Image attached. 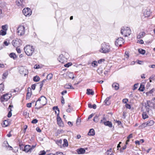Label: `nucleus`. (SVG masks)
<instances>
[{
    "mask_svg": "<svg viewBox=\"0 0 155 155\" xmlns=\"http://www.w3.org/2000/svg\"><path fill=\"white\" fill-rule=\"evenodd\" d=\"M12 44L14 47H19L22 45V41L20 39H16L13 40Z\"/></svg>",
    "mask_w": 155,
    "mask_h": 155,
    "instance_id": "obj_9",
    "label": "nucleus"
},
{
    "mask_svg": "<svg viewBox=\"0 0 155 155\" xmlns=\"http://www.w3.org/2000/svg\"><path fill=\"white\" fill-rule=\"evenodd\" d=\"M25 28L23 25H20L17 28V33L18 35L21 36L25 33Z\"/></svg>",
    "mask_w": 155,
    "mask_h": 155,
    "instance_id": "obj_8",
    "label": "nucleus"
},
{
    "mask_svg": "<svg viewBox=\"0 0 155 155\" xmlns=\"http://www.w3.org/2000/svg\"><path fill=\"white\" fill-rule=\"evenodd\" d=\"M149 67L150 68H155V65L153 64V65H150L149 66Z\"/></svg>",
    "mask_w": 155,
    "mask_h": 155,
    "instance_id": "obj_64",
    "label": "nucleus"
},
{
    "mask_svg": "<svg viewBox=\"0 0 155 155\" xmlns=\"http://www.w3.org/2000/svg\"><path fill=\"white\" fill-rule=\"evenodd\" d=\"M26 70L23 67H21L19 68V72L21 74H24L25 76L26 74L24 72Z\"/></svg>",
    "mask_w": 155,
    "mask_h": 155,
    "instance_id": "obj_17",
    "label": "nucleus"
},
{
    "mask_svg": "<svg viewBox=\"0 0 155 155\" xmlns=\"http://www.w3.org/2000/svg\"><path fill=\"white\" fill-rule=\"evenodd\" d=\"M125 54L126 58H128L129 57V54L127 52H125Z\"/></svg>",
    "mask_w": 155,
    "mask_h": 155,
    "instance_id": "obj_51",
    "label": "nucleus"
},
{
    "mask_svg": "<svg viewBox=\"0 0 155 155\" xmlns=\"http://www.w3.org/2000/svg\"><path fill=\"white\" fill-rule=\"evenodd\" d=\"M9 144L7 141H5L2 144V147L5 148L6 149H7L8 147V146Z\"/></svg>",
    "mask_w": 155,
    "mask_h": 155,
    "instance_id": "obj_26",
    "label": "nucleus"
},
{
    "mask_svg": "<svg viewBox=\"0 0 155 155\" xmlns=\"http://www.w3.org/2000/svg\"><path fill=\"white\" fill-rule=\"evenodd\" d=\"M68 142L67 140L64 139V143L63 145L64 147L67 146H68Z\"/></svg>",
    "mask_w": 155,
    "mask_h": 155,
    "instance_id": "obj_34",
    "label": "nucleus"
},
{
    "mask_svg": "<svg viewBox=\"0 0 155 155\" xmlns=\"http://www.w3.org/2000/svg\"><path fill=\"white\" fill-rule=\"evenodd\" d=\"M138 90L141 91H143L144 90V85H141Z\"/></svg>",
    "mask_w": 155,
    "mask_h": 155,
    "instance_id": "obj_36",
    "label": "nucleus"
},
{
    "mask_svg": "<svg viewBox=\"0 0 155 155\" xmlns=\"http://www.w3.org/2000/svg\"><path fill=\"white\" fill-rule=\"evenodd\" d=\"M125 106L126 107V108L127 109H130L131 108L130 105L129 104H126L125 105Z\"/></svg>",
    "mask_w": 155,
    "mask_h": 155,
    "instance_id": "obj_43",
    "label": "nucleus"
},
{
    "mask_svg": "<svg viewBox=\"0 0 155 155\" xmlns=\"http://www.w3.org/2000/svg\"><path fill=\"white\" fill-rule=\"evenodd\" d=\"M111 96L107 97L104 101L105 104L107 105H109L110 104V101L109 100L111 98Z\"/></svg>",
    "mask_w": 155,
    "mask_h": 155,
    "instance_id": "obj_16",
    "label": "nucleus"
},
{
    "mask_svg": "<svg viewBox=\"0 0 155 155\" xmlns=\"http://www.w3.org/2000/svg\"><path fill=\"white\" fill-rule=\"evenodd\" d=\"M85 152V150L82 148H81L80 149H78L77 150V153L78 154H82L84 153Z\"/></svg>",
    "mask_w": 155,
    "mask_h": 155,
    "instance_id": "obj_20",
    "label": "nucleus"
},
{
    "mask_svg": "<svg viewBox=\"0 0 155 155\" xmlns=\"http://www.w3.org/2000/svg\"><path fill=\"white\" fill-rule=\"evenodd\" d=\"M138 42L140 44H143V41L142 40H138Z\"/></svg>",
    "mask_w": 155,
    "mask_h": 155,
    "instance_id": "obj_62",
    "label": "nucleus"
},
{
    "mask_svg": "<svg viewBox=\"0 0 155 155\" xmlns=\"http://www.w3.org/2000/svg\"><path fill=\"white\" fill-rule=\"evenodd\" d=\"M53 77V74H50L48 75L47 76V79L48 80H51Z\"/></svg>",
    "mask_w": 155,
    "mask_h": 155,
    "instance_id": "obj_32",
    "label": "nucleus"
},
{
    "mask_svg": "<svg viewBox=\"0 0 155 155\" xmlns=\"http://www.w3.org/2000/svg\"><path fill=\"white\" fill-rule=\"evenodd\" d=\"M112 149L111 148H110L109 150H107L105 153L106 155H109V152L111 153L112 152Z\"/></svg>",
    "mask_w": 155,
    "mask_h": 155,
    "instance_id": "obj_39",
    "label": "nucleus"
},
{
    "mask_svg": "<svg viewBox=\"0 0 155 155\" xmlns=\"http://www.w3.org/2000/svg\"><path fill=\"white\" fill-rule=\"evenodd\" d=\"M2 30L6 31L7 30V26L6 25H2Z\"/></svg>",
    "mask_w": 155,
    "mask_h": 155,
    "instance_id": "obj_46",
    "label": "nucleus"
},
{
    "mask_svg": "<svg viewBox=\"0 0 155 155\" xmlns=\"http://www.w3.org/2000/svg\"><path fill=\"white\" fill-rule=\"evenodd\" d=\"M12 110H11L10 111H9L8 112V117H11L12 114L11 112Z\"/></svg>",
    "mask_w": 155,
    "mask_h": 155,
    "instance_id": "obj_54",
    "label": "nucleus"
},
{
    "mask_svg": "<svg viewBox=\"0 0 155 155\" xmlns=\"http://www.w3.org/2000/svg\"><path fill=\"white\" fill-rule=\"evenodd\" d=\"M32 103H29L27 104L26 106L27 107L30 108L31 107Z\"/></svg>",
    "mask_w": 155,
    "mask_h": 155,
    "instance_id": "obj_55",
    "label": "nucleus"
},
{
    "mask_svg": "<svg viewBox=\"0 0 155 155\" xmlns=\"http://www.w3.org/2000/svg\"><path fill=\"white\" fill-rule=\"evenodd\" d=\"M148 116L145 113H143L142 114V117L143 119H145L148 118Z\"/></svg>",
    "mask_w": 155,
    "mask_h": 155,
    "instance_id": "obj_38",
    "label": "nucleus"
},
{
    "mask_svg": "<svg viewBox=\"0 0 155 155\" xmlns=\"http://www.w3.org/2000/svg\"><path fill=\"white\" fill-rule=\"evenodd\" d=\"M13 149V148L11 146H10L8 145V147L7 149L9 150H11Z\"/></svg>",
    "mask_w": 155,
    "mask_h": 155,
    "instance_id": "obj_61",
    "label": "nucleus"
},
{
    "mask_svg": "<svg viewBox=\"0 0 155 155\" xmlns=\"http://www.w3.org/2000/svg\"><path fill=\"white\" fill-rule=\"evenodd\" d=\"M154 91V89H152V90H151L149 92H147V93H146L147 95H148L149 94H152V93Z\"/></svg>",
    "mask_w": 155,
    "mask_h": 155,
    "instance_id": "obj_49",
    "label": "nucleus"
},
{
    "mask_svg": "<svg viewBox=\"0 0 155 155\" xmlns=\"http://www.w3.org/2000/svg\"><path fill=\"white\" fill-rule=\"evenodd\" d=\"M47 103V100L46 98L44 96H41L36 101L35 106L37 105L38 107H36L35 108L39 109L43 106L45 105Z\"/></svg>",
    "mask_w": 155,
    "mask_h": 155,
    "instance_id": "obj_1",
    "label": "nucleus"
},
{
    "mask_svg": "<svg viewBox=\"0 0 155 155\" xmlns=\"http://www.w3.org/2000/svg\"><path fill=\"white\" fill-rule=\"evenodd\" d=\"M11 94L7 93L2 96L0 98L2 102H4L7 101L11 97Z\"/></svg>",
    "mask_w": 155,
    "mask_h": 155,
    "instance_id": "obj_7",
    "label": "nucleus"
},
{
    "mask_svg": "<svg viewBox=\"0 0 155 155\" xmlns=\"http://www.w3.org/2000/svg\"><path fill=\"white\" fill-rule=\"evenodd\" d=\"M36 145H26L25 146L24 148L23 151H24L26 153H31L34 150V149L36 147Z\"/></svg>",
    "mask_w": 155,
    "mask_h": 155,
    "instance_id": "obj_6",
    "label": "nucleus"
},
{
    "mask_svg": "<svg viewBox=\"0 0 155 155\" xmlns=\"http://www.w3.org/2000/svg\"><path fill=\"white\" fill-rule=\"evenodd\" d=\"M8 74V71H7L3 74L2 78L4 79L6 78Z\"/></svg>",
    "mask_w": 155,
    "mask_h": 155,
    "instance_id": "obj_27",
    "label": "nucleus"
},
{
    "mask_svg": "<svg viewBox=\"0 0 155 155\" xmlns=\"http://www.w3.org/2000/svg\"><path fill=\"white\" fill-rule=\"evenodd\" d=\"M57 123L58 125L60 126H63L64 124L62 121L61 118L59 116L58 114L57 117Z\"/></svg>",
    "mask_w": 155,
    "mask_h": 155,
    "instance_id": "obj_13",
    "label": "nucleus"
},
{
    "mask_svg": "<svg viewBox=\"0 0 155 155\" xmlns=\"http://www.w3.org/2000/svg\"><path fill=\"white\" fill-rule=\"evenodd\" d=\"M138 52L140 54H144L145 53V51L144 50L140 48L138 49Z\"/></svg>",
    "mask_w": 155,
    "mask_h": 155,
    "instance_id": "obj_29",
    "label": "nucleus"
},
{
    "mask_svg": "<svg viewBox=\"0 0 155 155\" xmlns=\"http://www.w3.org/2000/svg\"><path fill=\"white\" fill-rule=\"evenodd\" d=\"M4 43L5 46H7L8 45L9 43L7 41H5Z\"/></svg>",
    "mask_w": 155,
    "mask_h": 155,
    "instance_id": "obj_63",
    "label": "nucleus"
},
{
    "mask_svg": "<svg viewBox=\"0 0 155 155\" xmlns=\"http://www.w3.org/2000/svg\"><path fill=\"white\" fill-rule=\"evenodd\" d=\"M64 87L66 89H74V88L70 84H66L64 86Z\"/></svg>",
    "mask_w": 155,
    "mask_h": 155,
    "instance_id": "obj_21",
    "label": "nucleus"
},
{
    "mask_svg": "<svg viewBox=\"0 0 155 155\" xmlns=\"http://www.w3.org/2000/svg\"><path fill=\"white\" fill-rule=\"evenodd\" d=\"M133 137V134H130L127 137V139H130L131 138H132Z\"/></svg>",
    "mask_w": 155,
    "mask_h": 155,
    "instance_id": "obj_58",
    "label": "nucleus"
},
{
    "mask_svg": "<svg viewBox=\"0 0 155 155\" xmlns=\"http://www.w3.org/2000/svg\"><path fill=\"white\" fill-rule=\"evenodd\" d=\"M54 155H64V154L62 152H57L54 154Z\"/></svg>",
    "mask_w": 155,
    "mask_h": 155,
    "instance_id": "obj_40",
    "label": "nucleus"
},
{
    "mask_svg": "<svg viewBox=\"0 0 155 155\" xmlns=\"http://www.w3.org/2000/svg\"><path fill=\"white\" fill-rule=\"evenodd\" d=\"M31 92H28L27 93V95H26V99H29L31 96Z\"/></svg>",
    "mask_w": 155,
    "mask_h": 155,
    "instance_id": "obj_35",
    "label": "nucleus"
},
{
    "mask_svg": "<svg viewBox=\"0 0 155 155\" xmlns=\"http://www.w3.org/2000/svg\"><path fill=\"white\" fill-rule=\"evenodd\" d=\"M36 130L38 132H41V130L38 127H36Z\"/></svg>",
    "mask_w": 155,
    "mask_h": 155,
    "instance_id": "obj_59",
    "label": "nucleus"
},
{
    "mask_svg": "<svg viewBox=\"0 0 155 155\" xmlns=\"http://www.w3.org/2000/svg\"><path fill=\"white\" fill-rule=\"evenodd\" d=\"M106 120V118L104 117L103 119L101 120V122L103 123L105 126H107L110 127H112V123L109 121H105Z\"/></svg>",
    "mask_w": 155,
    "mask_h": 155,
    "instance_id": "obj_11",
    "label": "nucleus"
},
{
    "mask_svg": "<svg viewBox=\"0 0 155 155\" xmlns=\"http://www.w3.org/2000/svg\"><path fill=\"white\" fill-rule=\"evenodd\" d=\"M72 65V63L71 62L65 64L64 65V66L65 67L68 68L70 66Z\"/></svg>",
    "mask_w": 155,
    "mask_h": 155,
    "instance_id": "obj_37",
    "label": "nucleus"
},
{
    "mask_svg": "<svg viewBox=\"0 0 155 155\" xmlns=\"http://www.w3.org/2000/svg\"><path fill=\"white\" fill-rule=\"evenodd\" d=\"M38 122V120L36 119H34L31 121V123L32 124H36Z\"/></svg>",
    "mask_w": 155,
    "mask_h": 155,
    "instance_id": "obj_48",
    "label": "nucleus"
},
{
    "mask_svg": "<svg viewBox=\"0 0 155 155\" xmlns=\"http://www.w3.org/2000/svg\"><path fill=\"white\" fill-rule=\"evenodd\" d=\"M92 65L94 67H95L96 66H97V62L96 61H94L92 63Z\"/></svg>",
    "mask_w": 155,
    "mask_h": 155,
    "instance_id": "obj_47",
    "label": "nucleus"
},
{
    "mask_svg": "<svg viewBox=\"0 0 155 155\" xmlns=\"http://www.w3.org/2000/svg\"><path fill=\"white\" fill-rule=\"evenodd\" d=\"M22 12L25 16H30L32 12L30 8H26L23 9Z\"/></svg>",
    "mask_w": 155,
    "mask_h": 155,
    "instance_id": "obj_10",
    "label": "nucleus"
},
{
    "mask_svg": "<svg viewBox=\"0 0 155 155\" xmlns=\"http://www.w3.org/2000/svg\"><path fill=\"white\" fill-rule=\"evenodd\" d=\"M69 56V55L68 53L64 52V54L60 55L58 58V60L59 62L64 63L67 61Z\"/></svg>",
    "mask_w": 155,
    "mask_h": 155,
    "instance_id": "obj_4",
    "label": "nucleus"
},
{
    "mask_svg": "<svg viewBox=\"0 0 155 155\" xmlns=\"http://www.w3.org/2000/svg\"><path fill=\"white\" fill-rule=\"evenodd\" d=\"M53 109L54 110H57L58 112V113H59V110L57 106H55V107H53Z\"/></svg>",
    "mask_w": 155,
    "mask_h": 155,
    "instance_id": "obj_52",
    "label": "nucleus"
},
{
    "mask_svg": "<svg viewBox=\"0 0 155 155\" xmlns=\"http://www.w3.org/2000/svg\"><path fill=\"white\" fill-rule=\"evenodd\" d=\"M33 81L35 82H38L40 80V78L38 76L34 77L33 78Z\"/></svg>",
    "mask_w": 155,
    "mask_h": 155,
    "instance_id": "obj_28",
    "label": "nucleus"
},
{
    "mask_svg": "<svg viewBox=\"0 0 155 155\" xmlns=\"http://www.w3.org/2000/svg\"><path fill=\"white\" fill-rule=\"evenodd\" d=\"M110 46L109 43L104 42L101 44L99 51L103 53H108L110 51Z\"/></svg>",
    "mask_w": 155,
    "mask_h": 155,
    "instance_id": "obj_2",
    "label": "nucleus"
},
{
    "mask_svg": "<svg viewBox=\"0 0 155 155\" xmlns=\"http://www.w3.org/2000/svg\"><path fill=\"white\" fill-rule=\"evenodd\" d=\"M86 94L88 95H93L94 94V91L92 89H87Z\"/></svg>",
    "mask_w": 155,
    "mask_h": 155,
    "instance_id": "obj_23",
    "label": "nucleus"
},
{
    "mask_svg": "<svg viewBox=\"0 0 155 155\" xmlns=\"http://www.w3.org/2000/svg\"><path fill=\"white\" fill-rule=\"evenodd\" d=\"M61 103L62 104H64L65 103L64 102V99L63 97L62 96L61 97Z\"/></svg>",
    "mask_w": 155,
    "mask_h": 155,
    "instance_id": "obj_57",
    "label": "nucleus"
},
{
    "mask_svg": "<svg viewBox=\"0 0 155 155\" xmlns=\"http://www.w3.org/2000/svg\"><path fill=\"white\" fill-rule=\"evenodd\" d=\"M24 49L25 53L28 56H31L35 50V48L32 46L27 45L25 47Z\"/></svg>",
    "mask_w": 155,
    "mask_h": 155,
    "instance_id": "obj_3",
    "label": "nucleus"
},
{
    "mask_svg": "<svg viewBox=\"0 0 155 155\" xmlns=\"http://www.w3.org/2000/svg\"><path fill=\"white\" fill-rule=\"evenodd\" d=\"M23 0H20V1H17L16 2V4L18 6L22 7L23 5H24L23 2Z\"/></svg>",
    "mask_w": 155,
    "mask_h": 155,
    "instance_id": "obj_19",
    "label": "nucleus"
},
{
    "mask_svg": "<svg viewBox=\"0 0 155 155\" xmlns=\"http://www.w3.org/2000/svg\"><path fill=\"white\" fill-rule=\"evenodd\" d=\"M154 123V122L153 120H150L147 122V125L148 126H151L153 125Z\"/></svg>",
    "mask_w": 155,
    "mask_h": 155,
    "instance_id": "obj_24",
    "label": "nucleus"
},
{
    "mask_svg": "<svg viewBox=\"0 0 155 155\" xmlns=\"http://www.w3.org/2000/svg\"><path fill=\"white\" fill-rule=\"evenodd\" d=\"M3 125H5V127H7L8 125V122L7 121L5 120L3 122Z\"/></svg>",
    "mask_w": 155,
    "mask_h": 155,
    "instance_id": "obj_45",
    "label": "nucleus"
},
{
    "mask_svg": "<svg viewBox=\"0 0 155 155\" xmlns=\"http://www.w3.org/2000/svg\"><path fill=\"white\" fill-rule=\"evenodd\" d=\"M128 101V99L127 98L124 99L122 100L123 103L125 104H127V103Z\"/></svg>",
    "mask_w": 155,
    "mask_h": 155,
    "instance_id": "obj_50",
    "label": "nucleus"
},
{
    "mask_svg": "<svg viewBox=\"0 0 155 155\" xmlns=\"http://www.w3.org/2000/svg\"><path fill=\"white\" fill-rule=\"evenodd\" d=\"M4 85L2 84H0V93L2 92L4 90Z\"/></svg>",
    "mask_w": 155,
    "mask_h": 155,
    "instance_id": "obj_31",
    "label": "nucleus"
},
{
    "mask_svg": "<svg viewBox=\"0 0 155 155\" xmlns=\"http://www.w3.org/2000/svg\"><path fill=\"white\" fill-rule=\"evenodd\" d=\"M81 122V119L80 118H78L77 119L76 121V125L77 126H78L80 124V123Z\"/></svg>",
    "mask_w": 155,
    "mask_h": 155,
    "instance_id": "obj_33",
    "label": "nucleus"
},
{
    "mask_svg": "<svg viewBox=\"0 0 155 155\" xmlns=\"http://www.w3.org/2000/svg\"><path fill=\"white\" fill-rule=\"evenodd\" d=\"M121 33L124 37H127L131 34V30L129 28L123 27L121 30Z\"/></svg>",
    "mask_w": 155,
    "mask_h": 155,
    "instance_id": "obj_5",
    "label": "nucleus"
},
{
    "mask_svg": "<svg viewBox=\"0 0 155 155\" xmlns=\"http://www.w3.org/2000/svg\"><path fill=\"white\" fill-rule=\"evenodd\" d=\"M112 87L116 91L118 90L119 88V84L115 82L112 84Z\"/></svg>",
    "mask_w": 155,
    "mask_h": 155,
    "instance_id": "obj_14",
    "label": "nucleus"
},
{
    "mask_svg": "<svg viewBox=\"0 0 155 155\" xmlns=\"http://www.w3.org/2000/svg\"><path fill=\"white\" fill-rule=\"evenodd\" d=\"M147 126H147V122H145V123H143L142 124L141 126L142 127H147Z\"/></svg>",
    "mask_w": 155,
    "mask_h": 155,
    "instance_id": "obj_53",
    "label": "nucleus"
},
{
    "mask_svg": "<svg viewBox=\"0 0 155 155\" xmlns=\"http://www.w3.org/2000/svg\"><path fill=\"white\" fill-rule=\"evenodd\" d=\"M46 152L45 151L43 150L41 151L39 153V155H44L45 154Z\"/></svg>",
    "mask_w": 155,
    "mask_h": 155,
    "instance_id": "obj_44",
    "label": "nucleus"
},
{
    "mask_svg": "<svg viewBox=\"0 0 155 155\" xmlns=\"http://www.w3.org/2000/svg\"><path fill=\"white\" fill-rule=\"evenodd\" d=\"M151 13L149 9H146L144 10L143 15L145 17H147L150 16Z\"/></svg>",
    "mask_w": 155,
    "mask_h": 155,
    "instance_id": "obj_15",
    "label": "nucleus"
},
{
    "mask_svg": "<svg viewBox=\"0 0 155 155\" xmlns=\"http://www.w3.org/2000/svg\"><path fill=\"white\" fill-rule=\"evenodd\" d=\"M35 86H36L35 84H33L31 86V89H33V90H34L35 89Z\"/></svg>",
    "mask_w": 155,
    "mask_h": 155,
    "instance_id": "obj_60",
    "label": "nucleus"
},
{
    "mask_svg": "<svg viewBox=\"0 0 155 155\" xmlns=\"http://www.w3.org/2000/svg\"><path fill=\"white\" fill-rule=\"evenodd\" d=\"M124 42V41L123 39L122 38H118L116 41L115 44L116 46L119 45L121 46L122 44H123Z\"/></svg>",
    "mask_w": 155,
    "mask_h": 155,
    "instance_id": "obj_12",
    "label": "nucleus"
},
{
    "mask_svg": "<svg viewBox=\"0 0 155 155\" xmlns=\"http://www.w3.org/2000/svg\"><path fill=\"white\" fill-rule=\"evenodd\" d=\"M145 33L143 31L139 33V35L137 36V38L140 39L143 38L145 36Z\"/></svg>",
    "mask_w": 155,
    "mask_h": 155,
    "instance_id": "obj_18",
    "label": "nucleus"
},
{
    "mask_svg": "<svg viewBox=\"0 0 155 155\" xmlns=\"http://www.w3.org/2000/svg\"><path fill=\"white\" fill-rule=\"evenodd\" d=\"M68 107H70V105H68ZM72 110V108H68V109H67L66 111L70 113V112H71Z\"/></svg>",
    "mask_w": 155,
    "mask_h": 155,
    "instance_id": "obj_42",
    "label": "nucleus"
},
{
    "mask_svg": "<svg viewBox=\"0 0 155 155\" xmlns=\"http://www.w3.org/2000/svg\"><path fill=\"white\" fill-rule=\"evenodd\" d=\"M127 147L126 145H124L120 149V151L121 152H123V150L125 149Z\"/></svg>",
    "mask_w": 155,
    "mask_h": 155,
    "instance_id": "obj_41",
    "label": "nucleus"
},
{
    "mask_svg": "<svg viewBox=\"0 0 155 155\" xmlns=\"http://www.w3.org/2000/svg\"><path fill=\"white\" fill-rule=\"evenodd\" d=\"M95 131L93 129H91L89 130L88 135L89 136H93L95 135Z\"/></svg>",
    "mask_w": 155,
    "mask_h": 155,
    "instance_id": "obj_22",
    "label": "nucleus"
},
{
    "mask_svg": "<svg viewBox=\"0 0 155 155\" xmlns=\"http://www.w3.org/2000/svg\"><path fill=\"white\" fill-rule=\"evenodd\" d=\"M99 115H96L94 117V119H93V120L95 122H97L99 120Z\"/></svg>",
    "mask_w": 155,
    "mask_h": 155,
    "instance_id": "obj_30",
    "label": "nucleus"
},
{
    "mask_svg": "<svg viewBox=\"0 0 155 155\" xmlns=\"http://www.w3.org/2000/svg\"><path fill=\"white\" fill-rule=\"evenodd\" d=\"M9 56L11 58H13L14 59H15L17 58V56L14 53H10L9 54Z\"/></svg>",
    "mask_w": 155,
    "mask_h": 155,
    "instance_id": "obj_25",
    "label": "nucleus"
},
{
    "mask_svg": "<svg viewBox=\"0 0 155 155\" xmlns=\"http://www.w3.org/2000/svg\"><path fill=\"white\" fill-rule=\"evenodd\" d=\"M18 47L16 48V51L18 53H21V50L19 48H18Z\"/></svg>",
    "mask_w": 155,
    "mask_h": 155,
    "instance_id": "obj_56",
    "label": "nucleus"
}]
</instances>
